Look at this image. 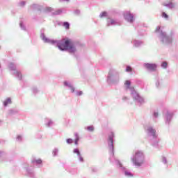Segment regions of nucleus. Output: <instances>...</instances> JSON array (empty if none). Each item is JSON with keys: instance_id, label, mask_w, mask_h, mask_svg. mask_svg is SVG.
I'll return each instance as SVG.
<instances>
[{"instance_id": "1", "label": "nucleus", "mask_w": 178, "mask_h": 178, "mask_svg": "<svg viewBox=\"0 0 178 178\" xmlns=\"http://www.w3.org/2000/svg\"><path fill=\"white\" fill-rule=\"evenodd\" d=\"M40 38L42 41L46 42V44L56 45L60 51H68L70 54H74V52L77 51L76 44H74L73 42H71L69 40L63 39L61 40H55L45 37L44 33H41Z\"/></svg>"}, {"instance_id": "2", "label": "nucleus", "mask_w": 178, "mask_h": 178, "mask_svg": "<svg viewBox=\"0 0 178 178\" xmlns=\"http://www.w3.org/2000/svg\"><path fill=\"white\" fill-rule=\"evenodd\" d=\"M113 137H115V134H113V132H111L108 135V149L110 154L109 160L113 163H115V165H118L119 169H120L121 170H122V172H124V175L127 177H133V176H134V174L127 170L126 168L123 166V164H122V163H120L119 160L115 158L114 147H113Z\"/></svg>"}, {"instance_id": "3", "label": "nucleus", "mask_w": 178, "mask_h": 178, "mask_svg": "<svg viewBox=\"0 0 178 178\" xmlns=\"http://www.w3.org/2000/svg\"><path fill=\"white\" fill-rule=\"evenodd\" d=\"M145 130L147 134V140L152 145V147H158L159 143V138L156 134V130L152 126H147L145 127Z\"/></svg>"}, {"instance_id": "4", "label": "nucleus", "mask_w": 178, "mask_h": 178, "mask_svg": "<svg viewBox=\"0 0 178 178\" xmlns=\"http://www.w3.org/2000/svg\"><path fill=\"white\" fill-rule=\"evenodd\" d=\"M133 165L136 168H141L145 163V154L143 150H136L131 158Z\"/></svg>"}, {"instance_id": "5", "label": "nucleus", "mask_w": 178, "mask_h": 178, "mask_svg": "<svg viewBox=\"0 0 178 178\" xmlns=\"http://www.w3.org/2000/svg\"><path fill=\"white\" fill-rule=\"evenodd\" d=\"M155 33L158 34L159 41L163 45H170V44L173 42V33L170 35L166 34V32L161 29V26H157L156 28Z\"/></svg>"}, {"instance_id": "6", "label": "nucleus", "mask_w": 178, "mask_h": 178, "mask_svg": "<svg viewBox=\"0 0 178 178\" xmlns=\"http://www.w3.org/2000/svg\"><path fill=\"white\" fill-rule=\"evenodd\" d=\"M127 90H129L131 92V96L132 97L134 101L137 102V104H145V99L139 93L137 92L134 86H131V82L130 81H126L124 83Z\"/></svg>"}, {"instance_id": "7", "label": "nucleus", "mask_w": 178, "mask_h": 178, "mask_svg": "<svg viewBox=\"0 0 178 178\" xmlns=\"http://www.w3.org/2000/svg\"><path fill=\"white\" fill-rule=\"evenodd\" d=\"M120 81V72L115 68L110 69L107 76V83H108V84H119Z\"/></svg>"}, {"instance_id": "8", "label": "nucleus", "mask_w": 178, "mask_h": 178, "mask_svg": "<svg viewBox=\"0 0 178 178\" xmlns=\"http://www.w3.org/2000/svg\"><path fill=\"white\" fill-rule=\"evenodd\" d=\"M175 111L167 110L164 113V122L165 124H170L172 122V119H173V116H175Z\"/></svg>"}, {"instance_id": "9", "label": "nucleus", "mask_w": 178, "mask_h": 178, "mask_svg": "<svg viewBox=\"0 0 178 178\" xmlns=\"http://www.w3.org/2000/svg\"><path fill=\"white\" fill-rule=\"evenodd\" d=\"M8 67L10 70L13 72V74H14V76H15L18 80H22V73L16 70V65H15L13 63H10Z\"/></svg>"}, {"instance_id": "10", "label": "nucleus", "mask_w": 178, "mask_h": 178, "mask_svg": "<svg viewBox=\"0 0 178 178\" xmlns=\"http://www.w3.org/2000/svg\"><path fill=\"white\" fill-rule=\"evenodd\" d=\"M124 19L128 22V23H133L136 19L134 15L129 11H127L124 13Z\"/></svg>"}, {"instance_id": "11", "label": "nucleus", "mask_w": 178, "mask_h": 178, "mask_svg": "<svg viewBox=\"0 0 178 178\" xmlns=\"http://www.w3.org/2000/svg\"><path fill=\"white\" fill-rule=\"evenodd\" d=\"M143 67L147 69V70H149V72H155L158 65L155 63H144Z\"/></svg>"}, {"instance_id": "12", "label": "nucleus", "mask_w": 178, "mask_h": 178, "mask_svg": "<svg viewBox=\"0 0 178 178\" xmlns=\"http://www.w3.org/2000/svg\"><path fill=\"white\" fill-rule=\"evenodd\" d=\"M163 6L168 8V9H175L176 8V3L172 1V0H168L163 3Z\"/></svg>"}, {"instance_id": "13", "label": "nucleus", "mask_w": 178, "mask_h": 178, "mask_svg": "<svg viewBox=\"0 0 178 178\" xmlns=\"http://www.w3.org/2000/svg\"><path fill=\"white\" fill-rule=\"evenodd\" d=\"M119 25V22L118 20L112 19V18H107V27H111V26H118Z\"/></svg>"}, {"instance_id": "14", "label": "nucleus", "mask_w": 178, "mask_h": 178, "mask_svg": "<svg viewBox=\"0 0 178 178\" xmlns=\"http://www.w3.org/2000/svg\"><path fill=\"white\" fill-rule=\"evenodd\" d=\"M44 124L46 127H52V126L55 125V122L51 119L46 118H44Z\"/></svg>"}, {"instance_id": "15", "label": "nucleus", "mask_w": 178, "mask_h": 178, "mask_svg": "<svg viewBox=\"0 0 178 178\" xmlns=\"http://www.w3.org/2000/svg\"><path fill=\"white\" fill-rule=\"evenodd\" d=\"M73 153L77 155L79 162H84V159H83V156H81V153L80 152V150H79V149L77 148L74 149Z\"/></svg>"}, {"instance_id": "16", "label": "nucleus", "mask_w": 178, "mask_h": 178, "mask_svg": "<svg viewBox=\"0 0 178 178\" xmlns=\"http://www.w3.org/2000/svg\"><path fill=\"white\" fill-rule=\"evenodd\" d=\"M162 84H163V79L161 77H157L156 79L155 86L157 88H161L162 87Z\"/></svg>"}, {"instance_id": "17", "label": "nucleus", "mask_w": 178, "mask_h": 178, "mask_svg": "<svg viewBox=\"0 0 178 178\" xmlns=\"http://www.w3.org/2000/svg\"><path fill=\"white\" fill-rule=\"evenodd\" d=\"M65 87H67L69 90H70L71 92H74V86H73V84L69 81H65L64 82Z\"/></svg>"}, {"instance_id": "18", "label": "nucleus", "mask_w": 178, "mask_h": 178, "mask_svg": "<svg viewBox=\"0 0 178 178\" xmlns=\"http://www.w3.org/2000/svg\"><path fill=\"white\" fill-rule=\"evenodd\" d=\"M132 44H134V47L138 48V47H141V45H143V41L134 39L132 40Z\"/></svg>"}, {"instance_id": "19", "label": "nucleus", "mask_w": 178, "mask_h": 178, "mask_svg": "<svg viewBox=\"0 0 178 178\" xmlns=\"http://www.w3.org/2000/svg\"><path fill=\"white\" fill-rule=\"evenodd\" d=\"M10 104H12V99L8 97L3 102V106H8V105H10Z\"/></svg>"}, {"instance_id": "20", "label": "nucleus", "mask_w": 178, "mask_h": 178, "mask_svg": "<svg viewBox=\"0 0 178 178\" xmlns=\"http://www.w3.org/2000/svg\"><path fill=\"white\" fill-rule=\"evenodd\" d=\"M74 137H75L74 144H75V145H79V141L80 140V138L79 137V134L75 133Z\"/></svg>"}, {"instance_id": "21", "label": "nucleus", "mask_w": 178, "mask_h": 178, "mask_svg": "<svg viewBox=\"0 0 178 178\" xmlns=\"http://www.w3.org/2000/svg\"><path fill=\"white\" fill-rule=\"evenodd\" d=\"M33 163H35L36 165H41L42 163V161L41 159H33L32 160Z\"/></svg>"}, {"instance_id": "22", "label": "nucleus", "mask_w": 178, "mask_h": 178, "mask_svg": "<svg viewBox=\"0 0 178 178\" xmlns=\"http://www.w3.org/2000/svg\"><path fill=\"white\" fill-rule=\"evenodd\" d=\"M99 17L100 19H104V17H108V13L105 11L102 12V13H100Z\"/></svg>"}, {"instance_id": "23", "label": "nucleus", "mask_w": 178, "mask_h": 178, "mask_svg": "<svg viewBox=\"0 0 178 178\" xmlns=\"http://www.w3.org/2000/svg\"><path fill=\"white\" fill-rule=\"evenodd\" d=\"M19 111L15 110V109H10L8 111V115H15V113H17Z\"/></svg>"}, {"instance_id": "24", "label": "nucleus", "mask_w": 178, "mask_h": 178, "mask_svg": "<svg viewBox=\"0 0 178 178\" xmlns=\"http://www.w3.org/2000/svg\"><path fill=\"white\" fill-rule=\"evenodd\" d=\"M58 152H59V149L58 148H54L53 149L52 154H53V156H58Z\"/></svg>"}, {"instance_id": "25", "label": "nucleus", "mask_w": 178, "mask_h": 178, "mask_svg": "<svg viewBox=\"0 0 178 178\" xmlns=\"http://www.w3.org/2000/svg\"><path fill=\"white\" fill-rule=\"evenodd\" d=\"M63 27H65V29H66L67 30H69L70 27V24H69V22H65L63 24Z\"/></svg>"}, {"instance_id": "26", "label": "nucleus", "mask_w": 178, "mask_h": 178, "mask_svg": "<svg viewBox=\"0 0 178 178\" xmlns=\"http://www.w3.org/2000/svg\"><path fill=\"white\" fill-rule=\"evenodd\" d=\"M16 140H17V141H18V143H22L23 141V136L17 135Z\"/></svg>"}, {"instance_id": "27", "label": "nucleus", "mask_w": 178, "mask_h": 178, "mask_svg": "<svg viewBox=\"0 0 178 178\" xmlns=\"http://www.w3.org/2000/svg\"><path fill=\"white\" fill-rule=\"evenodd\" d=\"M161 67L162 69H168V62L166 61H163L162 63H161Z\"/></svg>"}, {"instance_id": "28", "label": "nucleus", "mask_w": 178, "mask_h": 178, "mask_svg": "<svg viewBox=\"0 0 178 178\" xmlns=\"http://www.w3.org/2000/svg\"><path fill=\"white\" fill-rule=\"evenodd\" d=\"M86 130H88V131H90L92 132L95 130L94 126H88L87 127L85 128Z\"/></svg>"}, {"instance_id": "29", "label": "nucleus", "mask_w": 178, "mask_h": 178, "mask_svg": "<svg viewBox=\"0 0 178 178\" xmlns=\"http://www.w3.org/2000/svg\"><path fill=\"white\" fill-rule=\"evenodd\" d=\"M26 172L29 175H33V168L28 167L26 168Z\"/></svg>"}, {"instance_id": "30", "label": "nucleus", "mask_w": 178, "mask_h": 178, "mask_svg": "<svg viewBox=\"0 0 178 178\" xmlns=\"http://www.w3.org/2000/svg\"><path fill=\"white\" fill-rule=\"evenodd\" d=\"M125 72H127V73H131V72H133V69L131 68V67L130 66H127Z\"/></svg>"}, {"instance_id": "31", "label": "nucleus", "mask_w": 178, "mask_h": 178, "mask_svg": "<svg viewBox=\"0 0 178 178\" xmlns=\"http://www.w3.org/2000/svg\"><path fill=\"white\" fill-rule=\"evenodd\" d=\"M161 16L163 17V19H166V20L169 19V15H168V14H166L165 12L162 13Z\"/></svg>"}, {"instance_id": "32", "label": "nucleus", "mask_w": 178, "mask_h": 178, "mask_svg": "<svg viewBox=\"0 0 178 178\" xmlns=\"http://www.w3.org/2000/svg\"><path fill=\"white\" fill-rule=\"evenodd\" d=\"M161 162H163L164 165H168V159H166V157L163 156L161 158Z\"/></svg>"}, {"instance_id": "33", "label": "nucleus", "mask_w": 178, "mask_h": 178, "mask_svg": "<svg viewBox=\"0 0 178 178\" xmlns=\"http://www.w3.org/2000/svg\"><path fill=\"white\" fill-rule=\"evenodd\" d=\"M19 6H21V8H23L26 6V1H20L19 3Z\"/></svg>"}, {"instance_id": "34", "label": "nucleus", "mask_w": 178, "mask_h": 178, "mask_svg": "<svg viewBox=\"0 0 178 178\" xmlns=\"http://www.w3.org/2000/svg\"><path fill=\"white\" fill-rule=\"evenodd\" d=\"M60 13H62V10L59 9L55 11V13H54V15H60Z\"/></svg>"}, {"instance_id": "35", "label": "nucleus", "mask_w": 178, "mask_h": 178, "mask_svg": "<svg viewBox=\"0 0 178 178\" xmlns=\"http://www.w3.org/2000/svg\"><path fill=\"white\" fill-rule=\"evenodd\" d=\"M67 144H72L73 143V139L72 138H68L67 139Z\"/></svg>"}, {"instance_id": "36", "label": "nucleus", "mask_w": 178, "mask_h": 178, "mask_svg": "<svg viewBox=\"0 0 178 178\" xmlns=\"http://www.w3.org/2000/svg\"><path fill=\"white\" fill-rule=\"evenodd\" d=\"M32 91H33V94H37L38 92V89L37 88H33L32 89Z\"/></svg>"}, {"instance_id": "37", "label": "nucleus", "mask_w": 178, "mask_h": 178, "mask_svg": "<svg viewBox=\"0 0 178 178\" xmlns=\"http://www.w3.org/2000/svg\"><path fill=\"white\" fill-rule=\"evenodd\" d=\"M19 26L22 30H26V26H24L23 22H20Z\"/></svg>"}, {"instance_id": "38", "label": "nucleus", "mask_w": 178, "mask_h": 178, "mask_svg": "<svg viewBox=\"0 0 178 178\" xmlns=\"http://www.w3.org/2000/svg\"><path fill=\"white\" fill-rule=\"evenodd\" d=\"M128 99H129V97H127L126 96L122 97V101H124V102H127Z\"/></svg>"}, {"instance_id": "39", "label": "nucleus", "mask_w": 178, "mask_h": 178, "mask_svg": "<svg viewBox=\"0 0 178 178\" xmlns=\"http://www.w3.org/2000/svg\"><path fill=\"white\" fill-rule=\"evenodd\" d=\"M153 116H154V118H158V116H159V113L158 112L155 111L153 114Z\"/></svg>"}, {"instance_id": "40", "label": "nucleus", "mask_w": 178, "mask_h": 178, "mask_svg": "<svg viewBox=\"0 0 178 178\" xmlns=\"http://www.w3.org/2000/svg\"><path fill=\"white\" fill-rule=\"evenodd\" d=\"M76 95L80 97V95H83V92L82 91L76 92Z\"/></svg>"}, {"instance_id": "41", "label": "nucleus", "mask_w": 178, "mask_h": 178, "mask_svg": "<svg viewBox=\"0 0 178 178\" xmlns=\"http://www.w3.org/2000/svg\"><path fill=\"white\" fill-rule=\"evenodd\" d=\"M31 8L32 9H34V8H37V5L36 4H33L32 6H31Z\"/></svg>"}, {"instance_id": "42", "label": "nucleus", "mask_w": 178, "mask_h": 178, "mask_svg": "<svg viewBox=\"0 0 178 178\" xmlns=\"http://www.w3.org/2000/svg\"><path fill=\"white\" fill-rule=\"evenodd\" d=\"M60 2H70V0H59Z\"/></svg>"}, {"instance_id": "43", "label": "nucleus", "mask_w": 178, "mask_h": 178, "mask_svg": "<svg viewBox=\"0 0 178 178\" xmlns=\"http://www.w3.org/2000/svg\"><path fill=\"white\" fill-rule=\"evenodd\" d=\"M47 10L48 12H52V8H47Z\"/></svg>"}, {"instance_id": "44", "label": "nucleus", "mask_w": 178, "mask_h": 178, "mask_svg": "<svg viewBox=\"0 0 178 178\" xmlns=\"http://www.w3.org/2000/svg\"><path fill=\"white\" fill-rule=\"evenodd\" d=\"M75 13H76V15H79V14L80 13V10H76L75 11Z\"/></svg>"}, {"instance_id": "45", "label": "nucleus", "mask_w": 178, "mask_h": 178, "mask_svg": "<svg viewBox=\"0 0 178 178\" xmlns=\"http://www.w3.org/2000/svg\"><path fill=\"white\" fill-rule=\"evenodd\" d=\"M0 156H2V153H1V152H0Z\"/></svg>"}, {"instance_id": "46", "label": "nucleus", "mask_w": 178, "mask_h": 178, "mask_svg": "<svg viewBox=\"0 0 178 178\" xmlns=\"http://www.w3.org/2000/svg\"><path fill=\"white\" fill-rule=\"evenodd\" d=\"M2 121L0 120V123H1Z\"/></svg>"}]
</instances>
